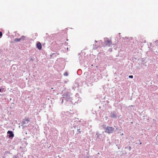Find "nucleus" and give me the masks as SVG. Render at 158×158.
<instances>
[{
    "instance_id": "9",
    "label": "nucleus",
    "mask_w": 158,
    "mask_h": 158,
    "mask_svg": "<svg viewBox=\"0 0 158 158\" xmlns=\"http://www.w3.org/2000/svg\"><path fill=\"white\" fill-rule=\"evenodd\" d=\"M2 34L1 32H0V38H1L2 36Z\"/></svg>"
},
{
    "instance_id": "10",
    "label": "nucleus",
    "mask_w": 158,
    "mask_h": 158,
    "mask_svg": "<svg viewBox=\"0 0 158 158\" xmlns=\"http://www.w3.org/2000/svg\"><path fill=\"white\" fill-rule=\"evenodd\" d=\"M64 75L65 76H67L68 75V73L67 72H65L64 73Z\"/></svg>"
},
{
    "instance_id": "12",
    "label": "nucleus",
    "mask_w": 158,
    "mask_h": 158,
    "mask_svg": "<svg viewBox=\"0 0 158 158\" xmlns=\"http://www.w3.org/2000/svg\"><path fill=\"white\" fill-rule=\"evenodd\" d=\"M129 150L130 151L131 150V146H129Z\"/></svg>"
},
{
    "instance_id": "5",
    "label": "nucleus",
    "mask_w": 158,
    "mask_h": 158,
    "mask_svg": "<svg viewBox=\"0 0 158 158\" xmlns=\"http://www.w3.org/2000/svg\"><path fill=\"white\" fill-rule=\"evenodd\" d=\"M110 116L111 118H115L116 117V115L114 112H111Z\"/></svg>"
},
{
    "instance_id": "7",
    "label": "nucleus",
    "mask_w": 158,
    "mask_h": 158,
    "mask_svg": "<svg viewBox=\"0 0 158 158\" xmlns=\"http://www.w3.org/2000/svg\"><path fill=\"white\" fill-rule=\"evenodd\" d=\"M81 129L80 128L77 129V132L79 133H81V131H80Z\"/></svg>"
},
{
    "instance_id": "1",
    "label": "nucleus",
    "mask_w": 158,
    "mask_h": 158,
    "mask_svg": "<svg viewBox=\"0 0 158 158\" xmlns=\"http://www.w3.org/2000/svg\"><path fill=\"white\" fill-rule=\"evenodd\" d=\"M114 128L112 127H107L106 129L105 132L109 134L112 133L113 132Z\"/></svg>"
},
{
    "instance_id": "6",
    "label": "nucleus",
    "mask_w": 158,
    "mask_h": 158,
    "mask_svg": "<svg viewBox=\"0 0 158 158\" xmlns=\"http://www.w3.org/2000/svg\"><path fill=\"white\" fill-rule=\"evenodd\" d=\"M21 40V38H20L19 39H17V38H15V42H17L19 41H20Z\"/></svg>"
},
{
    "instance_id": "2",
    "label": "nucleus",
    "mask_w": 158,
    "mask_h": 158,
    "mask_svg": "<svg viewBox=\"0 0 158 158\" xmlns=\"http://www.w3.org/2000/svg\"><path fill=\"white\" fill-rule=\"evenodd\" d=\"M36 46L37 48L40 50L42 48V46H41V43L40 42L38 43L37 44Z\"/></svg>"
},
{
    "instance_id": "11",
    "label": "nucleus",
    "mask_w": 158,
    "mask_h": 158,
    "mask_svg": "<svg viewBox=\"0 0 158 158\" xmlns=\"http://www.w3.org/2000/svg\"><path fill=\"white\" fill-rule=\"evenodd\" d=\"M129 78H133V76L132 75H130V76H129Z\"/></svg>"
},
{
    "instance_id": "14",
    "label": "nucleus",
    "mask_w": 158,
    "mask_h": 158,
    "mask_svg": "<svg viewBox=\"0 0 158 158\" xmlns=\"http://www.w3.org/2000/svg\"><path fill=\"white\" fill-rule=\"evenodd\" d=\"M139 144H141V143L140 142Z\"/></svg>"
},
{
    "instance_id": "4",
    "label": "nucleus",
    "mask_w": 158,
    "mask_h": 158,
    "mask_svg": "<svg viewBox=\"0 0 158 158\" xmlns=\"http://www.w3.org/2000/svg\"><path fill=\"white\" fill-rule=\"evenodd\" d=\"M7 134H10L9 135V137H13L14 135L13 134L12 132L11 131H8L7 132Z\"/></svg>"
},
{
    "instance_id": "13",
    "label": "nucleus",
    "mask_w": 158,
    "mask_h": 158,
    "mask_svg": "<svg viewBox=\"0 0 158 158\" xmlns=\"http://www.w3.org/2000/svg\"><path fill=\"white\" fill-rule=\"evenodd\" d=\"M1 89L0 88V92H1Z\"/></svg>"
},
{
    "instance_id": "3",
    "label": "nucleus",
    "mask_w": 158,
    "mask_h": 158,
    "mask_svg": "<svg viewBox=\"0 0 158 158\" xmlns=\"http://www.w3.org/2000/svg\"><path fill=\"white\" fill-rule=\"evenodd\" d=\"M106 45H108L109 46H110L112 44V41L111 40H107L106 42Z\"/></svg>"
},
{
    "instance_id": "8",
    "label": "nucleus",
    "mask_w": 158,
    "mask_h": 158,
    "mask_svg": "<svg viewBox=\"0 0 158 158\" xmlns=\"http://www.w3.org/2000/svg\"><path fill=\"white\" fill-rule=\"evenodd\" d=\"M25 121H26L27 122H28L29 121V120L28 118H26L25 119Z\"/></svg>"
}]
</instances>
